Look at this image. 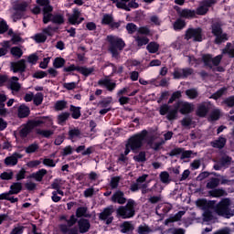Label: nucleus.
I'll return each mask as SVG.
<instances>
[{"instance_id": "32", "label": "nucleus", "mask_w": 234, "mask_h": 234, "mask_svg": "<svg viewBox=\"0 0 234 234\" xmlns=\"http://www.w3.org/2000/svg\"><path fill=\"white\" fill-rule=\"evenodd\" d=\"M146 49L150 54H156V52H158V50L160 49V44L156 42H150L146 46Z\"/></svg>"}, {"instance_id": "50", "label": "nucleus", "mask_w": 234, "mask_h": 234, "mask_svg": "<svg viewBox=\"0 0 234 234\" xmlns=\"http://www.w3.org/2000/svg\"><path fill=\"white\" fill-rule=\"evenodd\" d=\"M27 8H28V4H27V2H23L20 4H16L14 6V10L15 12H27Z\"/></svg>"}, {"instance_id": "22", "label": "nucleus", "mask_w": 234, "mask_h": 234, "mask_svg": "<svg viewBox=\"0 0 234 234\" xmlns=\"http://www.w3.org/2000/svg\"><path fill=\"white\" fill-rule=\"evenodd\" d=\"M23 191V184L21 182H15L10 186L9 195H19Z\"/></svg>"}, {"instance_id": "41", "label": "nucleus", "mask_w": 234, "mask_h": 234, "mask_svg": "<svg viewBox=\"0 0 234 234\" xmlns=\"http://www.w3.org/2000/svg\"><path fill=\"white\" fill-rule=\"evenodd\" d=\"M58 29H59L58 27H52L49 25L47 27H45L42 30V32H43V34H46V36L52 37V36H54V32H58Z\"/></svg>"}, {"instance_id": "64", "label": "nucleus", "mask_w": 234, "mask_h": 234, "mask_svg": "<svg viewBox=\"0 0 234 234\" xmlns=\"http://www.w3.org/2000/svg\"><path fill=\"white\" fill-rule=\"evenodd\" d=\"M223 103L225 105H227V107L233 108L234 107V95L226 98L223 101Z\"/></svg>"}, {"instance_id": "2", "label": "nucleus", "mask_w": 234, "mask_h": 234, "mask_svg": "<svg viewBox=\"0 0 234 234\" xmlns=\"http://www.w3.org/2000/svg\"><path fill=\"white\" fill-rule=\"evenodd\" d=\"M108 51L112 54L113 59H120L123 48L127 46L123 38L117 36H107Z\"/></svg>"}, {"instance_id": "58", "label": "nucleus", "mask_w": 234, "mask_h": 234, "mask_svg": "<svg viewBox=\"0 0 234 234\" xmlns=\"http://www.w3.org/2000/svg\"><path fill=\"white\" fill-rule=\"evenodd\" d=\"M67 107V101H57L54 106L55 111H65V108Z\"/></svg>"}, {"instance_id": "53", "label": "nucleus", "mask_w": 234, "mask_h": 234, "mask_svg": "<svg viewBox=\"0 0 234 234\" xmlns=\"http://www.w3.org/2000/svg\"><path fill=\"white\" fill-rule=\"evenodd\" d=\"M170 109H173V106L169 104H163L159 108V114L161 116H165V114H168Z\"/></svg>"}, {"instance_id": "17", "label": "nucleus", "mask_w": 234, "mask_h": 234, "mask_svg": "<svg viewBox=\"0 0 234 234\" xmlns=\"http://www.w3.org/2000/svg\"><path fill=\"white\" fill-rule=\"evenodd\" d=\"M100 87H105L109 92H112L116 89V82L111 81L110 79H101L98 81Z\"/></svg>"}, {"instance_id": "14", "label": "nucleus", "mask_w": 234, "mask_h": 234, "mask_svg": "<svg viewBox=\"0 0 234 234\" xmlns=\"http://www.w3.org/2000/svg\"><path fill=\"white\" fill-rule=\"evenodd\" d=\"M209 105H211V101L201 102L196 111L197 116L199 118H206L209 112Z\"/></svg>"}, {"instance_id": "30", "label": "nucleus", "mask_w": 234, "mask_h": 234, "mask_svg": "<svg viewBox=\"0 0 234 234\" xmlns=\"http://www.w3.org/2000/svg\"><path fill=\"white\" fill-rule=\"evenodd\" d=\"M133 230H134V226H133L129 221H124L121 225V233H129Z\"/></svg>"}, {"instance_id": "5", "label": "nucleus", "mask_w": 234, "mask_h": 234, "mask_svg": "<svg viewBox=\"0 0 234 234\" xmlns=\"http://www.w3.org/2000/svg\"><path fill=\"white\" fill-rule=\"evenodd\" d=\"M229 206H231V201L229 200V198H224L216 206L215 212L219 217H224L225 218H231L234 213L233 211H231V208H229Z\"/></svg>"}, {"instance_id": "59", "label": "nucleus", "mask_w": 234, "mask_h": 234, "mask_svg": "<svg viewBox=\"0 0 234 234\" xmlns=\"http://www.w3.org/2000/svg\"><path fill=\"white\" fill-rule=\"evenodd\" d=\"M138 47H144V45H149V39L147 37H137L135 38Z\"/></svg>"}, {"instance_id": "34", "label": "nucleus", "mask_w": 234, "mask_h": 234, "mask_svg": "<svg viewBox=\"0 0 234 234\" xmlns=\"http://www.w3.org/2000/svg\"><path fill=\"white\" fill-rule=\"evenodd\" d=\"M220 186V179L218 177L210 178L209 182L207 183V189H215Z\"/></svg>"}, {"instance_id": "12", "label": "nucleus", "mask_w": 234, "mask_h": 234, "mask_svg": "<svg viewBox=\"0 0 234 234\" xmlns=\"http://www.w3.org/2000/svg\"><path fill=\"white\" fill-rule=\"evenodd\" d=\"M176 104L178 107L180 114H191L195 111V105L191 102L178 101Z\"/></svg>"}, {"instance_id": "42", "label": "nucleus", "mask_w": 234, "mask_h": 234, "mask_svg": "<svg viewBox=\"0 0 234 234\" xmlns=\"http://www.w3.org/2000/svg\"><path fill=\"white\" fill-rule=\"evenodd\" d=\"M69 118H70V114L68 112H64L60 113L59 115H58V117H57L58 123L59 125H63V123H65V122H67V120H69Z\"/></svg>"}, {"instance_id": "33", "label": "nucleus", "mask_w": 234, "mask_h": 234, "mask_svg": "<svg viewBox=\"0 0 234 234\" xmlns=\"http://www.w3.org/2000/svg\"><path fill=\"white\" fill-rule=\"evenodd\" d=\"M65 63H67V60L61 57H57L53 60V67L54 69H63L65 67Z\"/></svg>"}, {"instance_id": "11", "label": "nucleus", "mask_w": 234, "mask_h": 234, "mask_svg": "<svg viewBox=\"0 0 234 234\" xmlns=\"http://www.w3.org/2000/svg\"><path fill=\"white\" fill-rule=\"evenodd\" d=\"M186 39H194V41H202V27L188 28L186 31Z\"/></svg>"}, {"instance_id": "55", "label": "nucleus", "mask_w": 234, "mask_h": 234, "mask_svg": "<svg viewBox=\"0 0 234 234\" xmlns=\"http://www.w3.org/2000/svg\"><path fill=\"white\" fill-rule=\"evenodd\" d=\"M211 27L213 36H219V34H222V26L218 23H214Z\"/></svg>"}, {"instance_id": "21", "label": "nucleus", "mask_w": 234, "mask_h": 234, "mask_svg": "<svg viewBox=\"0 0 234 234\" xmlns=\"http://www.w3.org/2000/svg\"><path fill=\"white\" fill-rule=\"evenodd\" d=\"M18 118H28L30 116V108L27 105H20L17 112Z\"/></svg>"}, {"instance_id": "24", "label": "nucleus", "mask_w": 234, "mask_h": 234, "mask_svg": "<svg viewBox=\"0 0 234 234\" xmlns=\"http://www.w3.org/2000/svg\"><path fill=\"white\" fill-rule=\"evenodd\" d=\"M69 111L71 112V118H73V120H80V118H81V107L71 104Z\"/></svg>"}, {"instance_id": "62", "label": "nucleus", "mask_w": 234, "mask_h": 234, "mask_svg": "<svg viewBox=\"0 0 234 234\" xmlns=\"http://www.w3.org/2000/svg\"><path fill=\"white\" fill-rule=\"evenodd\" d=\"M1 180H12L14 178V172L12 170L10 172H3L0 174Z\"/></svg>"}, {"instance_id": "15", "label": "nucleus", "mask_w": 234, "mask_h": 234, "mask_svg": "<svg viewBox=\"0 0 234 234\" xmlns=\"http://www.w3.org/2000/svg\"><path fill=\"white\" fill-rule=\"evenodd\" d=\"M19 158H23V155L18 153H14L12 155L5 157V159L4 160V164L7 167L17 165Z\"/></svg>"}, {"instance_id": "56", "label": "nucleus", "mask_w": 234, "mask_h": 234, "mask_svg": "<svg viewBox=\"0 0 234 234\" xmlns=\"http://www.w3.org/2000/svg\"><path fill=\"white\" fill-rule=\"evenodd\" d=\"M151 231H153V229H151V228L145 224L140 225L137 229V233L139 234H149Z\"/></svg>"}, {"instance_id": "38", "label": "nucleus", "mask_w": 234, "mask_h": 234, "mask_svg": "<svg viewBox=\"0 0 234 234\" xmlns=\"http://www.w3.org/2000/svg\"><path fill=\"white\" fill-rule=\"evenodd\" d=\"M159 178L162 184H165V185L171 184V177L169 176V172L167 171L161 172L159 175Z\"/></svg>"}, {"instance_id": "1", "label": "nucleus", "mask_w": 234, "mask_h": 234, "mask_svg": "<svg viewBox=\"0 0 234 234\" xmlns=\"http://www.w3.org/2000/svg\"><path fill=\"white\" fill-rule=\"evenodd\" d=\"M36 3L38 6H43L42 22L44 25H48L50 22L53 23V25H63L65 23V16L61 14H52L54 7L50 5V0H37Z\"/></svg>"}, {"instance_id": "26", "label": "nucleus", "mask_w": 234, "mask_h": 234, "mask_svg": "<svg viewBox=\"0 0 234 234\" xmlns=\"http://www.w3.org/2000/svg\"><path fill=\"white\" fill-rule=\"evenodd\" d=\"M47 169L42 168L38 171H37L36 173H33L30 177L31 178H35V180H37V182H42L43 178L45 176V175H47Z\"/></svg>"}, {"instance_id": "57", "label": "nucleus", "mask_w": 234, "mask_h": 234, "mask_svg": "<svg viewBox=\"0 0 234 234\" xmlns=\"http://www.w3.org/2000/svg\"><path fill=\"white\" fill-rule=\"evenodd\" d=\"M39 149V144L34 143L29 144L27 148H26V153L27 154H32L33 153H36V151H37Z\"/></svg>"}, {"instance_id": "27", "label": "nucleus", "mask_w": 234, "mask_h": 234, "mask_svg": "<svg viewBox=\"0 0 234 234\" xmlns=\"http://www.w3.org/2000/svg\"><path fill=\"white\" fill-rule=\"evenodd\" d=\"M79 72L85 78H89V76L94 74V68H87L85 66H79Z\"/></svg>"}, {"instance_id": "9", "label": "nucleus", "mask_w": 234, "mask_h": 234, "mask_svg": "<svg viewBox=\"0 0 234 234\" xmlns=\"http://www.w3.org/2000/svg\"><path fill=\"white\" fill-rule=\"evenodd\" d=\"M112 213H114V207L112 205L103 208L102 212L99 214L100 220H105L107 226L112 224V220H114V217H112Z\"/></svg>"}, {"instance_id": "40", "label": "nucleus", "mask_w": 234, "mask_h": 234, "mask_svg": "<svg viewBox=\"0 0 234 234\" xmlns=\"http://www.w3.org/2000/svg\"><path fill=\"white\" fill-rule=\"evenodd\" d=\"M215 40L214 43L216 45H222V43H224V41H228L229 37H228V34L224 33V34H219V35H216L215 36Z\"/></svg>"}, {"instance_id": "36", "label": "nucleus", "mask_w": 234, "mask_h": 234, "mask_svg": "<svg viewBox=\"0 0 234 234\" xmlns=\"http://www.w3.org/2000/svg\"><path fill=\"white\" fill-rule=\"evenodd\" d=\"M226 195H228V193L226 192V190H224L222 188H217V189L210 191V196H212L214 198H218L220 197H226Z\"/></svg>"}, {"instance_id": "43", "label": "nucleus", "mask_w": 234, "mask_h": 234, "mask_svg": "<svg viewBox=\"0 0 234 234\" xmlns=\"http://www.w3.org/2000/svg\"><path fill=\"white\" fill-rule=\"evenodd\" d=\"M84 19L85 18H83V17L79 18L78 16H74V15H71L69 16L68 21H69V25L76 26V25H81V23H83Z\"/></svg>"}, {"instance_id": "46", "label": "nucleus", "mask_w": 234, "mask_h": 234, "mask_svg": "<svg viewBox=\"0 0 234 234\" xmlns=\"http://www.w3.org/2000/svg\"><path fill=\"white\" fill-rule=\"evenodd\" d=\"M186 95L189 98V100H197L198 98V90L197 89L192 88L186 90Z\"/></svg>"}, {"instance_id": "47", "label": "nucleus", "mask_w": 234, "mask_h": 234, "mask_svg": "<svg viewBox=\"0 0 234 234\" xmlns=\"http://www.w3.org/2000/svg\"><path fill=\"white\" fill-rule=\"evenodd\" d=\"M209 122H218V120H220V110L216 109L212 111L208 117Z\"/></svg>"}, {"instance_id": "4", "label": "nucleus", "mask_w": 234, "mask_h": 234, "mask_svg": "<svg viewBox=\"0 0 234 234\" xmlns=\"http://www.w3.org/2000/svg\"><path fill=\"white\" fill-rule=\"evenodd\" d=\"M134 200L128 199L125 206H121L117 208L116 213L119 218H133L136 215V210L134 209Z\"/></svg>"}, {"instance_id": "61", "label": "nucleus", "mask_w": 234, "mask_h": 234, "mask_svg": "<svg viewBox=\"0 0 234 234\" xmlns=\"http://www.w3.org/2000/svg\"><path fill=\"white\" fill-rule=\"evenodd\" d=\"M47 76H48V73L43 70H37L33 74L35 80H43V78H47Z\"/></svg>"}, {"instance_id": "49", "label": "nucleus", "mask_w": 234, "mask_h": 234, "mask_svg": "<svg viewBox=\"0 0 234 234\" xmlns=\"http://www.w3.org/2000/svg\"><path fill=\"white\" fill-rule=\"evenodd\" d=\"M33 103L37 107H39L41 103H43V93L42 92H37L36 95H33Z\"/></svg>"}, {"instance_id": "51", "label": "nucleus", "mask_w": 234, "mask_h": 234, "mask_svg": "<svg viewBox=\"0 0 234 234\" xmlns=\"http://www.w3.org/2000/svg\"><path fill=\"white\" fill-rule=\"evenodd\" d=\"M182 98V91L177 90L172 93L170 99L168 100V105L176 101V100H180Z\"/></svg>"}, {"instance_id": "6", "label": "nucleus", "mask_w": 234, "mask_h": 234, "mask_svg": "<svg viewBox=\"0 0 234 234\" xmlns=\"http://www.w3.org/2000/svg\"><path fill=\"white\" fill-rule=\"evenodd\" d=\"M117 8L121 10H125L126 12H131V8L136 9L140 8V5L136 0H110Z\"/></svg>"}, {"instance_id": "63", "label": "nucleus", "mask_w": 234, "mask_h": 234, "mask_svg": "<svg viewBox=\"0 0 234 234\" xmlns=\"http://www.w3.org/2000/svg\"><path fill=\"white\" fill-rule=\"evenodd\" d=\"M34 39L36 43H45V41H47V36L42 33H37L35 35Z\"/></svg>"}, {"instance_id": "60", "label": "nucleus", "mask_w": 234, "mask_h": 234, "mask_svg": "<svg viewBox=\"0 0 234 234\" xmlns=\"http://www.w3.org/2000/svg\"><path fill=\"white\" fill-rule=\"evenodd\" d=\"M126 30L128 32V34H134V32H136L138 30V26H136V24L134 23H128L126 25Z\"/></svg>"}, {"instance_id": "35", "label": "nucleus", "mask_w": 234, "mask_h": 234, "mask_svg": "<svg viewBox=\"0 0 234 234\" xmlns=\"http://www.w3.org/2000/svg\"><path fill=\"white\" fill-rule=\"evenodd\" d=\"M173 27L174 30H183V28H186V20L179 17L174 22Z\"/></svg>"}, {"instance_id": "23", "label": "nucleus", "mask_w": 234, "mask_h": 234, "mask_svg": "<svg viewBox=\"0 0 234 234\" xmlns=\"http://www.w3.org/2000/svg\"><path fill=\"white\" fill-rule=\"evenodd\" d=\"M31 129H36V127H41V125H45L47 123V117H41L37 120H30L27 122Z\"/></svg>"}, {"instance_id": "20", "label": "nucleus", "mask_w": 234, "mask_h": 234, "mask_svg": "<svg viewBox=\"0 0 234 234\" xmlns=\"http://www.w3.org/2000/svg\"><path fill=\"white\" fill-rule=\"evenodd\" d=\"M228 140L224 136H219L217 140L212 141L210 145L214 147V149H224L226 147Z\"/></svg>"}, {"instance_id": "25", "label": "nucleus", "mask_w": 234, "mask_h": 234, "mask_svg": "<svg viewBox=\"0 0 234 234\" xmlns=\"http://www.w3.org/2000/svg\"><path fill=\"white\" fill-rule=\"evenodd\" d=\"M59 229L61 231V233L64 234H78V227H73L71 229L69 228V226H67V224H61L59 225Z\"/></svg>"}, {"instance_id": "39", "label": "nucleus", "mask_w": 234, "mask_h": 234, "mask_svg": "<svg viewBox=\"0 0 234 234\" xmlns=\"http://www.w3.org/2000/svg\"><path fill=\"white\" fill-rule=\"evenodd\" d=\"M133 160L139 164H144V162H147L145 151H141L137 155H134Z\"/></svg>"}, {"instance_id": "52", "label": "nucleus", "mask_w": 234, "mask_h": 234, "mask_svg": "<svg viewBox=\"0 0 234 234\" xmlns=\"http://www.w3.org/2000/svg\"><path fill=\"white\" fill-rule=\"evenodd\" d=\"M112 21H114V17L112 15L105 14L101 19V25H108L111 27Z\"/></svg>"}, {"instance_id": "10", "label": "nucleus", "mask_w": 234, "mask_h": 234, "mask_svg": "<svg viewBox=\"0 0 234 234\" xmlns=\"http://www.w3.org/2000/svg\"><path fill=\"white\" fill-rule=\"evenodd\" d=\"M174 9L181 19H194V17H197V11L195 10L187 8L181 9L180 6L177 5H176Z\"/></svg>"}, {"instance_id": "28", "label": "nucleus", "mask_w": 234, "mask_h": 234, "mask_svg": "<svg viewBox=\"0 0 234 234\" xmlns=\"http://www.w3.org/2000/svg\"><path fill=\"white\" fill-rule=\"evenodd\" d=\"M226 92H228V88L223 87L220 88L219 90H218L215 93H213L209 99L210 100H220V98H222L224 96V94H226Z\"/></svg>"}, {"instance_id": "48", "label": "nucleus", "mask_w": 234, "mask_h": 234, "mask_svg": "<svg viewBox=\"0 0 234 234\" xmlns=\"http://www.w3.org/2000/svg\"><path fill=\"white\" fill-rule=\"evenodd\" d=\"M112 103V97H106L99 101V107H101L102 109H107L109 105Z\"/></svg>"}, {"instance_id": "29", "label": "nucleus", "mask_w": 234, "mask_h": 234, "mask_svg": "<svg viewBox=\"0 0 234 234\" xmlns=\"http://www.w3.org/2000/svg\"><path fill=\"white\" fill-rule=\"evenodd\" d=\"M33 129L30 126V124L27 122L20 131H19V134H20V138H27V136H28L31 133H32Z\"/></svg>"}, {"instance_id": "19", "label": "nucleus", "mask_w": 234, "mask_h": 234, "mask_svg": "<svg viewBox=\"0 0 234 234\" xmlns=\"http://www.w3.org/2000/svg\"><path fill=\"white\" fill-rule=\"evenodd\" d=\"M178 106L176 105V102L173 105V108H170L168 110V113L166 114V119L168 122H173V120H176L178 118Z\"/></svg>"}, {"instance_id": "18", "label": "nucleus", "mask_w": 234, "mask_h": 234, "mask_svg": "<svg viewBox=\"0 0 234 234\" xmlns=\"http://www.w3.org/2000/svg\"><path fill=\"white\" fill-rule=\"evenodd\" d=\"M78 226L80 233H87L90 229V221L87 218H81L78 221Z\"/></svg>"}, {"instance_id": "16", "label": "nucleus", "mask_w": 234, "mask_h": 234, "mask_svg": "<svg viewBox=\"0 0 234 234\" xmlns=\"http://www.w3.org/2000/svg\"><path fill=\"white\" fill-rule=\"evenodd\" d=\"M112 202L121 205L125 204V202H127V198H125V194L122 190L116 191L112 197Z\"/></svg>"}, {"instance_id": "8", "label": "nucleus", "mask_w": 234, "mask_h": 234, "mask_svg": "<svg viewBox=\"0 0 234 234\" xmlns=\"http://www.w3.org/2000/svg\"><path fill=\"white\" fill-rule=\"evenodd\" d=\"M195 70L191 68H175L172 73L174 80H187Z\"/></svg>"}, {"instance_id": "7", "label": "nucleus", "mask_w": 234, "mask_h": 234, "mask_svg": "<svg viewBox=\"0 0 234 234\" xmlns=\"http://www.w3.org/2000/svg\"><path fill=\"white\" fill-rule=\"evenodd\" d=\"M202 61L204 63V67L213 69V66L218 67V65H220V62L222 61V55H218L213 58V55L211 54H204L202 56Z\"/></svg>"}, {"instance_id": "44", "label": "nucleus", "mask_w": 234, "mask_h": 234, "mask_svg": "<svg viewBox=\"0 0 234 234\" xmlns=\"http://www.w3.org/2000/svg\"><path fill=\"white\" fill-rule=\"evenodd\" d=\"M186 215L185 211H178L175 216L171 217L170 218L166 219L165 222H178L182 219V217Z\"/></svg>"}, {"instance_id": "54", "label": "nucleus", "mask_w": 234, "mask_h": 234, "mask_svg": "<svg viewBox=\"0 0 234 234\" xmlns=\"http://www.w3.org/2000/svg\"><path fill=\"white\" fill-rule=\"evenodd\" d=\"M77 218H81V217H89L87 215V207H80L76 210Z\"/></svg>"}, {"instance_id": "45", "label": "nucleus", "mask_w": 234, "mask_h": 234, "mask_svg": "<svg viewBox=\"0 0 234 234\" xmlns=\"http://www.w3.org/2000/svg\"><path fill=\"white\" fill-rule=\"evenodd\" d=\"M36 133L38 134L39 136H42L43 138H50V136L54 134V132L51 130L37 129Z\"/></svg>"}, {"instance_id": "31", "label": "nucleus", "mask_w": 234, "mask_h": 234, "mask_svg": "<svg viewBox=\"0 0 234 234\" xmlns=\"http://www.w3.org/2000/svg\"><path fill=\"white\" fill-rule=\"evenodd\" d=\"M10 54L13 58H16V59H19L23 56V49L21 48L16 46L11 48Z\"/></svg>"}, {"instance_id": "3", "label": "nucleus", "mask_w": 234, "mask_h": 234, "mask_svg": "<svg viewBox=\"0 0 234 234\" xmlns=\"http://www.w3.org/2000/svg\"><path fill=\"white\" fill-rule=\"evenodd\" d=\"M147 134H149V132H147V130H143L140 133H137L129 137L126 144L132 149V152L134 154L140 152V150L144 147V142H145Z\"/></svg>"}, {"instance_id": "13", "label": "nucleus", "mask_w": 234, "mask_h": 234, "mask_svg": "<svg viewBox=\"0 0 234 234\" xmlns=\"http://www.w3.org/2000/svg\"><path fill=\"white\" fill-rule=\"evenodd\" d=\"M11 70L16 74V72H19L21 76L24 75V73L27 71V60L24 58L11 63Z\"/></svg>"}, {"instance_id": "37", "label": "nucleus", "mask_w": 234, "mask_h": 234, "mask_svg": "<svg viewBox=\"0 0 234 234\" xmlns=\"http://www.w3.org/2000/svg\"><path fill=\"white\" fill-rule=\"evenodd\" d=\"M69 140H74V138H80L81 136V131L78 128H73L68 133Z\"/></svg>"}]
</instances>
